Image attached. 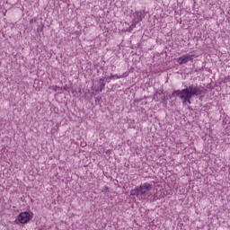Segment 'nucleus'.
Returning a JSON list of instances; mask_svg holds the SVG:
<instances>
[{
	"instance_id": "f257e3e1",
	"label": "nucleus",
	"mask_w": 230,
	"mask_h": 230,
	"mask_svg": "<svg viewBox=\"0 0 230 230\" xmlns=\"http://www.w3.org/2000/svg\"><path fill=\"white\" fill-rule=\"evenodd\" d=\"M204 91L198 85L191 84L182 90H175L169 96L170 100L172 98H179L182 102V105H191V98L193 96H200Z\"/></svg>"
},
{
	"instance_id": "f03ea898",
	"label": "nucleus",
	"mask_w": 230,
	"mask_h": 230,
	"mask_svg": "<svg viewBox=\"0 0 230 230\" xmlns=\"http://www.w3.org/2000/svg\"><path fill=\"white\" fill-rule=\"evenodd\" d=\"M152 188V184L146 182L137 187L136 189L131 190L130 195L132 197H137V199H146L148 191H151Z\"/></svg>"
},
{
	"instance_id": "7ed1b4c3",
	"label": "nucleus",
	"mask_w": 230,
	"mask_h": 230,
	"mask_svg": "<svg viewBox=\"0 0 230 230\" xmlns=\"http://www.w3.org/2000/svg\"><path fill=\"white\" fill-rule=\"evenodd\" d=\"M17 220L20 224H28V221L31 220V215H30V212H21Z\"/></svg>"
},
{
	"instance_id": "20e7f679",
	"label": "nucleus",
	"mask_w": 230,
	"mask_h": 230,
	"mask_svg": "<svg viewBox=\"0 0 230 230\" xmlns=\"http://www.w3.org/2000/svg\"><path fill=\"white\" fill-rule=\"evenodd\" d=\"M190 60H193V55H183L181 58H178L176 62H178L180 66H182V64H186L187 62H190Z\"/></svg>"
},
{
	"instance_id": "39448f33",
	"label": "nucleus",
	"mask_w": 230,
	"mask_h": 230,
	"mask_svg": "<svg viewBox=\"0 0 230 230\" xmlns=\"http://www.w3.org/2000/svg\"><path fill=\"white\" fill-rule=\"evenodd\" d=\"M153 98H154V100H155V102H159V100H161L162 102H166V100H168L166 95H164V93H163V90L156 92L154 94Z\"/></svg>"
},
{
	"instance_id": "423d86ee",
	"label": "nucleus",
	"mask_w": 230,
	"mask_h": 230,
	"mask_svg": "<svg viewBox=\"0 0 230 230\" xmlns=\"http://www.w3.org/2000/svg\"><path fill=\"white\" fill-rule=\"evenodd\" d=\"M145 15H146V12L145 10L140 11V12H136L135 13V18L137 22H141L143 19H145Z\"/></svg>"
},
{
	"instance_id": "0eeeda50",
	"label": "nucleus",
	"mask_w": 230,
	"mask_h": 230,
	"mask_svg": "<svg viewBox=\"0 0 230 230\" xmlns=\"http://www.w3.org/2000/svg\"><path fill=\"white\" fill-rule=\"evenodd\" d=\"M98 84L99 86L97 87V89H95V92L98 93V91H100V93H103V89H105V79L104 78L99 79Z\"/></svg>"
},
{
	"instance_id": "6e6552de",
	"label": "nucleus",
	"mask_w": 230,
	"mask_h": 230,
	"mask_svg": "<svg viewBox=\"0 0 230 230\" xmlns=\"http://www.w3.org/2000/svg\"><path fill=\"white\" fill-rule=\"evenodd\" d=\"M114 78H127L128 76V74L124 73L121 75H113Z\"/></svg>"
},
{
	"instance_id": "1a4fd4ad",
	"label": "nucleus",
	"mask_w": 230,
	"mask_h": 230,
	"mask_svg": "<svg viewBox=\"0 0 230 230\" xmlns=\"http://www.w3.org/2000/svg\"><path fill=\"white\" fill-rule=\"evenodd\" d=\"M101 100H102V97H97V98L95 99V105H100Z\"/></svg>"
},
{
	"instance_id": "9d476101",
	"label": "nucleus",
	"mask_w": 230,
	"mask_h": 230,
	"mask_svg": "<svg viewBox=\"0 0 230 230\" xmlns=\"http://www.w3.org/2000/svg\"><path fill=\"white\" fill-rule=\"evenodd\" d=\"M110 191L109 187H105L103 193H109Z\"/></svg>"
},
{
	"instance_id": "9b49d317",
	"label": "nucleus",
	"mask_w": 230,
	"mask_h": 230,
	"mask_svg": "<svg viewBox=\"0 0 230 230\" xmlns=\"http://www.w3.org/2000/svg\"><path fill=\"white\" fill-rule=\"evenodd\" d=\"M112 78H114V75H111L110 79L112 80Z\"/></svg>"
},
{
	"instance_id": "f8f14e48",
	"label": "nucleus",
	"mask_w": 230,
	"mask_h": 230,
	"mask_svg": "<svg viewBox=\"0 0 230 230\" xmlns=\"http://www.w3.org/2000/svg\"><path fill=\"white\" fill-rule=\"evenodd\" d=\"M157 199L155 198H155H154V200H156Z\"/></svg>"
}]
</instances>
